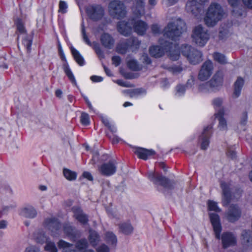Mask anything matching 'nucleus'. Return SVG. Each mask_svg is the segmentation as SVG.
<instances>
[{"label":"nucleus","mask_w":252,"mask_h":252,"mask_svg":"<svg viewBox=\"0 0 252 252\" xmlns=\"http://www.w3.org/2000/svg\"><path fill=\"white\" fill-rule=\"evenodd\" d=\"M191 37L193 42L200 47H203L209 39L210 35L208 30L199 25L194 27Z\"/></svg>","instance_id":"39448f33"},{"label":"nucleus","mask_w":252,"mask_h":252,"mask_svg":"<svg viewBox=\"0 0 252 252\" xmlns=\"http://www.w3.org/2000/svg\"><path fill=\"white\" fill-rule=\"evenodd\" d=\"M242 2L246 7L252 9V0H242Z\"/></svg>","instance_id":"774afa93"},{"label":"nucleus","mask_w":252,"mask_h":252,"mask_svg":"<svg viewBox=\"0 0 252 252\" xmlns=\"http://www.w3.org/2000/svg\"><path fill=\"white\" fill-rule=\"evenodd\" d=\"M129 49V45L127 39L119 43L116 47L117 52L121 55L126 54L128 51Z\"/></svg>","instance_id":"c85d7f7f"},{"label":"nucleus","mask_w":252,"mask_h":252,"mask_svg":"<svg viewBox=\"0 0 252 252\" xmlns=\"http://www.w3.org/2000/svg\"><path fill=\"white\" fill-rule=\"evenodd\" d=\"M63 231L64 233L68 236L74 237L75 233L74 229L72 226L70 225H66L63 226Z\"/></svg>","instance_id":"8fccbe9b"},{"label":"nucleus","mask_w":252,"mask_h":252,"mask_svg":"<svg viewBox=\"0 0 252 252\" xmlns=\"http://www.w3.org/2000/svg\"><path fill=\"white\" fill-rule=\"evenodd\" d=\"M150 55L155 58H158V45L151 46L149 47Z\"/></svg>","instance_id":"5fc2aeb1"},{"label":"nucleus","mask_w":252,"mask_h":252,"mask_svg":"<svg viewBox=\"0 0 252 252\" xmlns=\"http://www.w3.org/2000/svg\"><path fill=\"white\" fill-rule=\"evenodd\" d=\"M80 123L84 126H88L90 124V119L88 113L82 112L80 116Z\"/></svg>","instance_id":"37998d69"},{"label":"nucleus","mask_w":252,"mask_h":252,"mask_svg":"<svg viewBox=\"0 0 252 252\" xmlns=\"http://www.w3.org/2000/svg\"><path fill=\"white\" fill-rule=\"evenodd\" d=\"M73 245L64 240H60L58 242V246L59 249H65L72 247Z\"/></svg>","instance_id":"864d4df0"},{"label":"nucleus","mask_w":252,"mask_h":252,"mask_svg":"<svg viewBox=\"0 0 252 252\" xmlns=\"http://www.w3.org/2000/svg\"><path fill=\"white\" fill-rule=\"evenodd\" d=\"M127 65L128 67L133 71H140L143 69L142 64H140L135 59H131L127 61Z\"/></svg>","instance_id":"2f4dec72"},{"label":"nucleus","mask_w":252,"mask_h":252,"mask_svg":"<svg viewBox=\"0 0 252 252\" xmlns=\"http://www.w3.org/2000/svg\"><path fill=\"white\" fill-rule=\"evenodd\" d=\"M136 14L142 15L144 13L145 2L143 0H136Z\"/></svg>","instance_id":"ea45409f"},{"label":"nucleus","mask_w":252,"mask_h":252,"mask_svg":"<svg viewBox=\"0 0 252 252\" xmlns=\"http://www.w3.org/2000/svg\"><path fill=\"white\" fill-rule=\"evenodd\" d=\"M82 176L90 181H93L94 180L92 175L88 171H84L82 174Z\"/></svg>","instance_id":"69168bd1"},{"label":"nucleus","mask_w":252,"mask_h":252,"mask_svg":"<svg viewBox=\"0 0 252 252\" xmlns=\"http://www.w3.org/2000/svg\"><path fill=\"white\" fill-rule=\"evenodd\" d=\"M148 179L151 182H152L154 185L158 184V172L156 171H150L147 174Z\"/></svg>","instance_id":"c03bdc74"},{"label":"nucleus","mask_w":252,"mask_h":252,"mask_svg":"<svg viewBox=\"0 0 252 252\" xmlns=\"http://www.w3.org/2000/svg\"><path fill=\"white\" fill-rule=\"evenodd\" d=\"M186 9L188 13L196 17L202 12L203 7L194 0H189L187 2Z\"/></svg>","instance_id":"6ab92c4d"},{"label":"nucleus","mask_w":252,"mask_h":252,"mask_svg":"<svg viewBox=\"0 0 252 252\" xmlns=\"http://www.w3.org/2000/svg\"><path fill=\"white\" fill-rule=\"evenodd\" d=\"M213 64L210 61H205L202 65L198 73L199 80L202 81L207 80L212 75L213 70Z\"/></svg>","instance_id":"f8f14e48"},{"label":"nucleus","mask_w":252,"mask_h":252,"mask_svg":"<svg viewBox=\"0 0 252 252\" xmlns=\"http://www.w3.org/2000/svg\"><path fill=\"white\" fill-rule=\"evenodd\" d=\"M73 218L83 225H86L89 222L88 216L83 212L80 207L73 206L71 209Z\"/></svg>","instance_id":"2eb2a0df"},{"label":"nucleus","mask_w":252,"mask_h":252,"mask_svg":"<svg viewBox=\"0 0 252 252\" xmlns=\"http://www.w3.org/2000/svg\"><path fill=\"white\" fill-rule=\"evenodd\" d=\"M67 5L64 1L61 0L59 2V11L62 13L66 12Z\"/></svg>","instance_id":"6e6d98bb"},{"label":"nucleus","mask_w":252,"mask_h":252,"mask_svg":"<svg viewBox=\"0 0 252 252\" xmlns=\"http://www.w3.org/2000/svg\"><path fill=\"white\" fill-rule=\"evenodd\" d=\"M32 41L33 37L29 35H26L22 40V43L25 47L28 53H30L31 52Z\"/></svg>","instance_id":"473e14b6"},{"label":"nucleus","mask_w":252,"mask_h":252,"mask_svg":"<svg viewBox=\"0 0 252 252\" xmlns=\"http://www.w3.org/2000/svg\"><path fill=\"white\" fill-rule=\"evenodd\" d=\"M214 60L221 64H225L227 63L225 56L220 53H215L213 55Z\"/></svg>","instance_id":"a18cd8bd"},{"label":"nucleus","mask_w":252,"mask_h":252,"mask_svg":"<svg viewBox=\"0 0 252 252\" xmlns=\"http://www.w3.org/2000/svg\"><path fill=\"white\" fill-rule=\"evenodd\" d=\"M186 31V25L180 18L169 23L163 31V35L173 41H175Z\"/></svg>","instance_id":"7ed1b4c3"},{"label":"nucleus","mask_w":252,"mask_h":252,"mask_svg":"<svg viewBox=\"0 0 252 252\" xmlns=\"http://www.w3.org/2000/svg\"><path fill=\"white\" fill-rule=\"evenodd\" d=\"M20 214L26 218H34L37 215L36 210L31 206H28L21 209Z\"/></svg>","instance_id":"bb28decb"},{"label":"nucleus","mask_w":252,"mask_h":252,"mask_svg":"<svg viewBox=\"0 0 252 252\" xmlns=\"http://www.w3.org/2000/svg\"><path fill=\"white\" fill-rule=\"evenodd\" d=\"M211 222L213 227L216 237L217 239L220 238V234L221 231V226L220 223V219L218 215L216 213H210L209 214Z\"/></svg>","instance_id":"a211bd4d"},{"label":"nucleus","mask_w":252,"mask_h":252,"mask_svg":"<svg viewBox=\"0 0 252 252\" xmlns=\"http://www.w3.org/2000/svg\"><path fill=\"white\" fill-rule=\"evenodd\" d=\"M15 25L16 27L17 31L20 34H25L27 33V30L21 18H17L15 21Z\"/></svg>","instance_id":"4c0bfd02"},{"label":"nucleus","mask_w":252,"mask_h":252,"mask_svg":"<svg viewBox=\"0 0 252 252\" xmlns=\"http://www.w3.org/2000/svg\"><path fill=\"white\" fill-rule=\"evenodd\" d=\"M108 8L109 12L113 18L121 19L126 16V8L124 3L120 0H112L109 4Z\"/></svg>","instance_id":"0eeeda50"},{"label":"nucleus","mask_w":252,"mask_h":252,"mask_svg":"<svg viewBox=\"0 0 252 252\" xmlns=\"http://www.w3.org/2000/svg\"><path fill=\"white\" fill-rule=\"evenodd\" d=\"M110 250L109 247L103 244L100 246L97 249V252H109Z\"/></svg>","instance_id":"e2e57ef3"},{"label":"nucleus","mask_w":252,"mask_h":252,"mask_svg":"<svg viewBox=\"0 0 252 252\" xmlns=\"http://www.w3.org/2000/svg\"><path fill=\"white\" fill-rule=\"evenodd\" d=\"M127 40L128 43L129 48L137 50L140 48L141 42L137 37L131 36L129 38H127Z\"/></svg>","instance_id":"7c9ffc66"},{"label":"nucleus","mask_w":252,"mask_h":252,"mask_svg":"<svg viewBox=\"0 0 252 252\" xmlns=\"http://www.w3.org/2000/svg\"><path fill=\"white\" fill-rule=\"evenodd\" d=\"M90 79L93 82H100L103 79V77L97 75H92L91 76Z\"/></svg>","instance_id":"338daca9"},{"label":"nucleus","mask_w":252,"mask_h":252,"mask_svg":"<svg viewBox=\"0 0 252 252\" xmlns=\"http://www.w3.org/2000/svg\"><path fill=\"white\" fill-rule=\"evenodd\" d=\"M212 126L211 125L207 126L204 128L201 135L200 136L199 141L202 150H206L209 145V139L212 133Z\"/></svg>","instance_id":"ddd939ff"},{"label":"nucleus","mask_w":252,"mask_h":252,"mask_svg":"<svg viewBox=\"0 0 252 252\" xmlns=\"http://www.w3.org/2000/svg\"><path fill=\"white\" fill-rule=\"evenodd\" d=\"M179 0H162L161 3L165 6H172L176 3Z\"/></svg>","instance_id":"bf43d9fd"},{"label":"nucleus","mask_w":252,"mask_h":252,"mask_svg":"<svg viewBox=\"0 0 252 252\" xmlns=\"http://www.w3.org/2000/svg\"><path fill=\"white\" fill-rule=\"evenodd\" d=\"M140 60L143 63V68L147 69L152 64V61L147 53H144L141 55Z\"/></svg>","instance_id":"58836bf2"},{"label":"nucleus","mask_w":252,"mask_h":252,"mask_svg":"<svg viewBox=\"0 0 252 252\" xmlns=\"http://www.w3.org/2000/svg\"><path fill=\"white\" fill-rule=\"evenodd\" d=\"M119 228L120 232L126 235L131 234L133 231V227L129 220L120 223Z\"/></svg>","instance_id":"a878e982"},{"label":"nucleus","mask_w":252,"mask_h":252,"mask_svg":"<svg viewBox=\"0 0 252 252\" xmlns=\"http://www.w3.org/2000/svg\"><path fill=\"white\" fill-rule=\"evenodd\" d=\"M158 185L163 187L164 191L168 192L175 188L176 182L165 176L158 174Z\"/></svg>","instance_id":"aec40b11"},{"label":"nucleus","mask_w":252,"mask_h":252,"mask_svg":"<svg viewBox=\"0 0 252 252\" xmlns=\"http://www.w3.org/2000/svg\"><path fill=\"white\" fill-rule=\"evenodd\" d=\"M241 211L236 205H231L226 213L225 217L230 222H233L237 220L240 217Z\"/></svg>","instance_id":"dca6fc26"},{"label":"nucleus","mask_w":252,"mask_h":252,"mask_svg":"<svg viewBox=\"0 0 252 252\" xmlns=\"http://www.w3.org/2000/svg\"><path fill=\"white\" fill-rule=\"evenodd\" d=\"M208 209L210 211H214L216 212H220L221 209L218 206L217 203L211 200L208 201Z\"/></svg>","instance_id":"de8ad7c7"},{"label":"nucleus","mask_w":252,"mask_h":252,"mask_svg":"<svg viewBox=\"0 0 252 252\" xmlns=\"http://www.w3.org/2000/svg\"><path fill=\"white\" fill-rule=\"evenodd\" d=\"M221 241L224 248L234 246L236 244V237L230 232L223 233L221 236Z\"/></svg>","instance_id":"412c9836"},{"label":"nucleus","mask_w":252,"mask_h":252,"mask_svg":"<svg viewBox=\"0 0 252 252\" xmlns=\"http://www.w3.org/2000/svg\"><path fill=\"white\" fill-rule=\"evenodd\" d=\"M222 99L220 98H216L212 101L214 107L216 108H220L222 104Z\"/></svg>","instance_id":"13d9d810"},{"label":"nucleus","mask_w":252,"mask_h":252,"mask_svg":"<svg viewBox=\"0 0 252 252\" xmlns=\"http://www.w3.org/2000/svg\"><path fill=\"white\" fill-rule=\"evenodd\" d=\"M132 27L134 31L139 35L145 34L148 29V24L141 20H135L132 18L128 21L122 20L117 24V30L122 35L127 37L132 33Z\"/></svg>","instance_id":"f257e3e1"},{"label":"nucleus","mask_w":252,"mask_h":252,"mask_svg":"<svg viewBox=\"0 0 252 252\" xmlns=\"http://www.w3.org/2000/svg\"><path fill=\"white\" fill-rule=\"evenodd\" d=\"M100 40L102 46L108 49H111L115 44L114 38L110 34L107 32H103L101 35Z\"/></svg>","instance_id":"4be33fe9"},{"label":"nucleus","mask_w":252,"mask_h":252,"mask_svg":"<svg viewBox=\"0 0 252 252\" xmlns=\"http://www.w3.org/2000/svg\"><path fill=\"white\" fill-rule=\"evenodd\" d=\"M220 186L222 190V203L224 206H226L230 202L231 199L230 189L228 185L224 182H221Z\"/></svg>","instance_id":"5701e85b"},{"label":"nucleus","mask_w":252,"mask_h":252,"mask_svg":"<svg viewBox=\"0 0 252 252\" xmlns=\"http://www.w3.org/2000/svg\"><path fill=\"white\" fill-rule=\"evenodd\" d=\"M145 91L142 88H138L133 89L129 91V95L130 97H133L138 95H139L143 93H144Z\"/></svg>","instance_id":"603ef678"},{"label":"nucleus","mask_w":252,"mask_h":252,"mask_svg":"<svg viewBox=\"0 0 252 252\" xmlns=\"http://www.w3.org/2000/svg\"><path fill=\"white\" fill-rule=\"evenodd\" d=\"M63 174L66 180L69 181H74L76 179L77 174L75 171H72L68 168L63 169Z\"/></svg>","instance_id":"72a5a7b5"},{"label":"nucleus","mask_w":252,"mask_h":252,"mask_svg":"<svg viewBox=\"0 0 252 252\" xmlns=\"http://www.w3.org/2000/svg\"><path fill=\"white\" fill-rule=\"evenodd\" d=\"M58 48L59 55L60 57V58L63 62H64V63L63 65V68L65 75L73 85H76V81L75 78L69 67V64L67 63L65 54L63 52L61 44L59 41L58 42Z\"/></svg>","instance_id":"9d476101"},{"label":"nucleus","mask_w":252,"mask_h":252,"mask_svg":"<svg viewBox=\"0 0 252 252\" xmlns=\"http://www.w3.org/2000/svg\"><path fill=\"white\" fill-rule=\"evenodd\" d=\"M181 52L183 55L192 64H197L203 60L202 53L190 45H183L181 47Z\"/></svg>","instance_id":"423d86ee"},{"label":"nucleus","mask_w":252,"mask_h":252,"mask_svg":"<svg viewBox=\"0 0 252 252\" xmlns=\"http://www.w3.org/2000/svg\"><path fill=\"white\" fill-rule=\"evenodd\" d=\"M158 57L166 53L170 59L177 61L179 59L180 53L178 45L167 41H158Z\"/></svg>","instance_id":"20e7f679"},{"label":"nucleus","mask_w":252,"mask_h":252,"mask_svg":"<svg viewBox=\"0 0 252 252\" xmlns=\"http://www.w3.org/2000/svg\"><path fill=\"white\" fill-rule=\"evenodd\" d=\"M89 247L88 241L85 238H82L78 240L75 243V248L79 251H85L88 250Z\"/></svg>","instance_id":"e433bc0d"},{"label":"nucleus","mask_w":252,"mask_h":252,"mask_svg":"<svg viewBox=\"0 0 252 252\" xmlns=\"http://www.w3.org/2000/svg\"><path fill=\"white\" fill-rule=\"evenodd\" d=\"M225 12L221 6L212 3L208 7L204 18L205 24L208 27H213L224 17Z\"/></svg>","instance_id":"f03ea898"},{"label":"nucleus","mask_w":252,"mask_h":252,"mask_svg":"<svg viewBox=\"0 0 252 252\" xmlns=\"http://www.w3.org/2000/svg\"><path fill=\"white\" fill-rule=\"evenodd\" d=\"M99 172L104 176H111L116 172L117 166L114 160H109L101 164L98 167Z\"/></svg>","instance_id":"9b49d317"},{"label":"nucleus","mask_w":252,"mask_h":252,"mask_svg":"<svg viewBox=\"0 0 252 252\" xmlns=\"http://www.w3.org/2000/svg\"><path fill=\"white\" fill-rule=\"evenodd\" d=\"M43 226L51 232V235L56 237L62 227L61 221L56 217L48 218L44 220Z\"/></svg>","instance_id":"6e6552de"},{"label":"nucleus","mask_w":252,"mask_h":252,"mask_svg":"<svg viewBox=\"0 0 252 252\" xmlns=\"http://www.w3.org/2000/svg\"><path fill=\"white\" fill-rule=\"evenodd\" d=\"M86 12L87 15L93 21L101 20L104 15V9L99 4H92L87 7Z\"/></svg>","instance_id":"1a4fd4ad"},{"label":"nucleus","mask_w":252,"mask_h":252,"mask_svg":"<svg viewBox=\"0 0 252 252\" xmlns=\"http://www.w3.org/2000/svg\"><path fill=\"white\" fill-rule=\"evenodd\" d=\"M229 32L226 28L220 27L219 32V37L220 39H224L228 36Z\"/></svg>","instance_id":"09e8293b"},{"label":"nucleus","mask_w":252,"mask_h":252,"mask_svg":"<svg viewBox=\"0 0 252 252\" xmlns=\"http://www.w3.org/2000/svg\"><path fill=\"white\" fill-rule=\"evenodd\" d=\"M82 33L83 40L85 42V43L87 44H88L89 45H91V42L88 36H87V35L86 34V31H85V30L84 28L82 29Z\"/></svg>","instance_id":"680f3d73"},{"label":"nucleus","mask_w":252,"mask_h":252,"mask_svg":"<svg viewBox=\"0 0 252 252\" xmlns=\"http://www.w3.org/2000/svg\"><path fill=\"white\" fill-rule=\"evenodd\" d=\"M167 69L174 75H177L186 70V67L182 64H175L168 67Z\"/></svg>","instance_id":"c9c22d12"},{"label":"nucleus","mask_w":252,"mask_h":252,"mask_svg":"<svg viewBox=\"0 0 252 252\" xmlns=\"http://www.w3.org/2000/svg\"><path fill=\"white\" fill-rule=\"evenodd\" d=\"M161 87L165 89L168 87L170 85L169 82L166 78H162L160 81Z\"/></svg>","instance_id":"0e129e2a"},{"label":"nucleus","mask_w":252,"mask_h":252,"mask_svg":"<svg viewBox=\"0 0 252 252\" xmlns=\"http://www.w3.org/2000/svg\"><path fill=\"white\" fill-rule=\"evenodd\" d=\"M186 86L184 85L179 84L176 87V94L177 96H182L185 93Z\"/></svg>","instance_id":"3c124183"},{"label":"nucleus","mask_w":252,"mask_h":252,"mask_svg":"<svg viewBox=\"0 0 252 252\" xmlns=\"http://www.w3.org/2000/svg\"><path fill=\"white\" fill-rule=\"evenodd\" d=\"M133 152L139 159L144 160L151 158L156 154V152L154 150L139 147H134Z\"/></svg>","instance_id":"4468645a"},{"label":"nucleus","mask_w":252,"mask_h":252,"mask_svg":"<svg viewBox=\"0 0 252 252\" xmlns=\"http://www.w3.org/2000/svg\"><path fill=\"white\" fill-rule=\"evenodd\" d=\"M35 239L37 243L43 244L48 241L49 237L46 236L44 232L42 231L37 233Z\"/></svg>","instance_id":"79ce46f5"},{"label":"nucleus","mask_w":252,"mask_h":252,"mask_svg":"<svg viewBox=\"0 0 252 252\" xmlns=\"http://www.w3.org/2000/svg\"><path fill=\"white\" fill-rule=\"evenodd\" d=\"M105 241L109 245L115 246L117 243V238L113 232L108 231L105 233Z\"/></svg>","instance_id":"f704fd0d"},{"label":"nucleus","mask_w":252,"mask_h":252,"mask_svg":"<svg viewBox=\"0 0 252 252\" xmlns=\"http://www.w3.org/2000/svg\"><path fill=\"white\" fill-rule=\"evenodd\" d=\"M107 136L111 140L113 144H117L120 141V138L116 135V134L110 135L109 133H107Z\"/></svg>","instance_id":"4d7b16f0"},{"label":"nucleus","mask_w":252,"mask_h":252,"mask_svg":"<svg viewBox=\"0 0 252 252\" xmlns=\"http://www.w3.org/2000/svg\"><path fill=\"white\" fill-rule=\"evenodd\" d=\"M112 62L115 66H118L121 63V58L119 56H114L112 57Z\"/></svg>","instance_id":"052dcab7"},{"label":"nucleus","mask_w":252,"mask_h":252,"mask_svg":"<svg viewBox=\"0 0 252 252\" xmlns=\"http://www.w3.org/2000/svg\"><path fill=\"white\" fill-rule=\"evenodd\" d=\"M198 89L199 91L202 93L214 92L209 81L200 84L198 87Z\"/></svg>","instance_id":"a19ab883"},{"label":"nucleus","mask_w":252,"mask_h":252,"mask_svg":"<svg viewBox=\"0 0 252 252\" xmlns=\"http://www.w3.org/2000/svg\"><path fill=\"white\" fill-rule=\"evenodd\" d=\"M245 80L242 77H237V80L234 83V92L233 94L234 97L237 98L240 95Z\"/></svg>","instance_id":"393cba45"},{"label":"nucleus","mask_w":252,"mask_h":252,"mask_svg":"<svg viewBox=\"0 0 252 252\" xmlns=\"http://www.w3.org/2000/svg\"><path fill=\"white\" fill-rule=\"evenodd\" d=\"M224 114L223 108L220 109L219 111L215 113V116L219 121L218 127L220 130H226L227 129V122L223 118Z\"/></svg>","instance_id":"b1692460"},{"label":"nucleus","mask_w":252,"mask_h":252,"mask_svg":"<svg viewBox=\"0 0 252 252\" xmlns=\"http://www.w3.org/2000/svg\"><path fill=\"white\" fill-rule=\"evenodd\" d=\"M90 244L93 247H96L100 241V236L98 232L94 230H90L88 236Z\"/></svg>","instance_id":"cd10ccee"},{"label":"nucleus","mask_w":252,"mask_h":252,"mask_svg":"<svg viewBox=\"0 0 252 252\" xmlns=\"http://www.w3.org/2000/svg\"><path fill=\"white\" fill-rule=\"evenodd\" d=\"M223 74L221 71L217 72L209 81L214 92L218 91L223 84Z\"/></svg>","instance_id":"f3484780"},{"label":"nucleus","mask_w":252,"mask_h":252,"mask_svg":"<svg viewBox=\"0 0 252 252\" xmlns=\"http://www.w3.org/2000/svg\"><path fill=\"white\" fill-rule=\"evenodd\" d=\"M70 49L71 54L75 62L80 66L84 65L85 64V61L79 52L73 47H71Z\"/></svg>","instance_id":"c756f323"},{"label":"nucleus","mask_w":252,"mask_h":252,"mask_svg":"<svg viewBox=\"0 0 252 252\" xmlns=\"http://www.w3.org/2000/svg\"><path fill=\"white\" fill-rule=\"evenodd\" d=\"M46 243V244L44 248L45 251L49 252H58L57 248L54 242L47 241Z\"/></svg>","instance_id":"49530a36"}]
</instances>
